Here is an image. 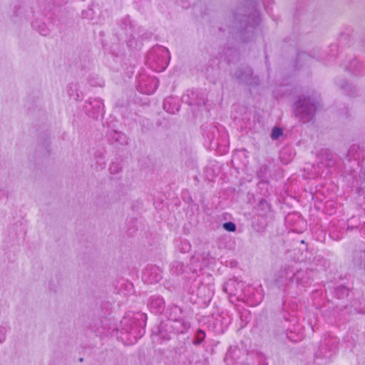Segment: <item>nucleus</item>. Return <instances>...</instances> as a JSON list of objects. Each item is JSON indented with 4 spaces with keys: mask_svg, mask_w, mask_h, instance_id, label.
I'll list each match as a JSON object with an SVG mask.
<instances>
[{
    "mask_svg": "<svg viewBox=\"0 0 365 365\" xmlns=\"http://www.w3.org/2000/svg\"><path fill=\"white\" fill-rule=\"evenodd\" d=\"M352 262L355 268L365 272V250L354 251Z\"/></svg>",
    "mask_w": 365,
    "mask_h": 365,
    "instance_id": "6e6552de",
    "label": "nucleus"
},
{
    "mask_svg": "<svg viewBox=\"0 0 365 365\" xmlns=\"http://www.w3.org/2000/svg\"><path fill=\"white\" fill-rule=\"evenodd\" d=\"M165 327L170 329V332L173 334H185L190 328V323L185 317H182L171 323H165Z\"/></svg>",
    "mask_w": 365,
    "mask_h": 365,
    "instance_id": "39448f33",
    "label": "nucleus"
},
{
    "mask_svg": "<svg viewBox=\"0 0 365 365\" xmlns=\"http://www.w3.org/2000/svg\"><path fill=\"white\" fill-rule=\"evenodd\" d=\"M283 134V132H282V130L279 128V127H274L273 129H272V134H271V138L273 140H277L278 139L281 135H282Z\"/></svg>",
    "mask_w": 365,
    "mask_h": 365,
    "instance_id": "6ab92c4d",
    "label": "nucleus"
},
{
    "mask_svg": "<svg viewBox=\"0 0 365 365\" xmlns=\"http://www.w3.org/2000/svg\"><path fill=\"white\" fill-rule=\"evenodd\" d=\"M4 341V338L0 339V343H2Z\"/></svg>",
    "mask_w": 365,
    "mask_h": 365,
    "instance_id": "7c9ffc66",
    "label": "nucleus"
},
{
    "mask_svg": "<svg viewBox=\"0 0 365 365\" xmlns=\"http://www.w3.org/2000/svg\"><path fill=\"white\" fill-rule=\"evenodd\" d=\"M41 34H42V35H43V36H46V33H41Z\"/></svg>",
    "mask_w": 365,
    "mask_h": 365,
    "instance_id": "72a5a7b5",
    "label": "nucleus"
},
{
    "mask_svg": "<svg viewBox=\"0 0 365 365\" xmlns=\"http://www.w3.org/2000/svg\"><path fill=\"white\" fill-rule=\"evenodd\" d=\"M318 103L310 97L300 96L293 106V113L299 121L305 123L314 118Z\"/></svg>",
    "mask_w": 365,
    "mask_h": 365,
    "instance_id": "f257e3e1",
    "label": "nucleus"
},
{
    "mask_svg": "<svg viewBox=\"0 0 365 365\" xmlns=\"http://www.w3.org/2000/svg\"><path fill=\"white\" fill-rule=\"evenodd\" d=\"M170 102L168 99H166L163 103V108L167 110L169 113H173V110H170L169 108H168V106L169 105Z\"/></svg>",
    "mask_w": 365,
    "mask_h": 365,
    "instance_id": "5701e85b",
    "label": "nucleus"
},
{
    "mask_svg": "<svg viewBox=\"0 0 365 365\" xmlns=\"http://www.w3.org/2000/svg\"><path fill=\"white\" fill-rule=\"evenodd\" d=\"M346 70H349L354 75H358L361 71V64L356 59H354L350 62L349 67H346Z\"/></svg>",
    "mask_w": 365,
    "mask_h": 365,
    "instance_id": "4468645a",
    "label": "nucleus"
},
{
    "mask_svg": "<svg viewBox=\"0 0 365 365\" xmlns=\"http://www.w3.org/2000/svg\"><path fill=\"white\" fill-rule=\"evenodd\" d=\"M222 226L228 232H235L236 230V225L232 222H225Z\"/></svg>",
    "mask_w": 365,
    "mask_h": 365,
    "instance_id": "aec40b11",
    "label": "nucleus"
},
{
    "mask_svg": "<svg viewBox=\"0 0 365 365\" xmlns=\"http://www.w3.org/2000/svg\"><path fill=\"white\" fill-rule=\"evenodd\" d=\"M335 294L338 298H343L348 296L349 289L344 286H340L336 288Z\"/></svg>",
    "mask_w": 365,
    "mask_h": 365,
    "instance_id": "dca6fc26",
    "label": "nucleus"
},
{
    "mask_svg": "<svg viewBox=\"0 0 365 365\" xmlns=\"http://www.w3.org/2000/svg\"><path fill=\"white\" fill-rule=\"evenodd\" d=\"M146 318V314L140 312L134 314L132 317L127 315L121 321L123 329L136 340L143 335V328L140 321L144 323Z\"/></svg>",
    "mask_w": 365,
    "mask_h": 365,
    "instance_id": "f03ea898",
    "label": "nucleus"
},
{
    "mask_svg": "<svg viewBox=\"0 0 365 365\" xmlns=\"http://www.w3.org/2000/svg\"><path fill=\"white\" fill-rule=\"evenodd\" d=\"M183 247H182V250L183 252H188L190 249V245L188 242H183L182 243Z\"/></svg>",
    "mask_w": 365,
    "mask_h": 365,
    "instance_id": "b1692460",
    "label": "nucleus"
},
{
    "mask_svg": "<svg viewBox=\"0 0 365 365\" xmlns=\"http://www.w3.org/2000/svg\"><path fill=\"white\" fill-rule=\"evenodd\" d=\"M158 269L156 267H152L150 269H147L143 273V279L145 281L150 284L157 283L163 278L161 273L158 272Z\"/></svg>",
    "mask_w": 365,
    "mask_h": 365,
    "instance_id": "1a4fd4ad",
    "label": "nucleus"
},
{
    "mask_svg": "<svg viewBox=\"0 0 365 365\" xmlns=\"http://www.w3.org/2000/svg\"><path fill=\"white\" fill-rule=\"evenodd\" d=\"M207 138L211 141L213 139V137L211 138L209 135H207Z\"/></svg>",
    "mask_w": 365,
    "mask_h": 365,
    "instance_id": "c756f323",
    "label": "nucleus"
},
{
    "mask_svg": "<svg viewBox=\"0 0 365 365\" xmlns=\"http://www.w3.org/2000/svg\"><path fill=\"white\" fill-rule=\"evenodd\" d=\"M166 315L168 320L164 323H171L184 317L182 316V309L175 305L171 306L167 309Z\"/></svg>",
    "mask_w": 365,
    "mask_h": 365,
    "instance_id": "9d476101",
    "label": "nucleus"
},
{
    "mask_svg": "<svg viewBox=\"0 0 365 365\" xmlns=\"http://www.w3.org/2000/svg\"><path fill=\"white\" fill-rule=\"evenodd\" d=\"M148 307L155 313H160L165 308V302L159 296L151 297L149 299Z\"/></svg>",
    "mask_w": 365,
    "mask_h": 365,
    "instance_id": "9b49d317",
    "label": "nucleus"
},
{
    "mask_svg": "<svg viewBox=\"0 0 365 365\" xmlns=\"http://www.w3.org/2000/svg\"><path fill=\"white\" fill-rule=\"evenodd\" d=\"M79 361H81V362L83 361V358H80Z\"/></svg>",
    "mask_w": 365,
    "mask_h": 365,
    "instance_id": "2f4dec72",
    "label": "nucleus"
},
{
    "mask_svg": "<svg viewBox=\"0 0 365 365\" xmlns=\"http://www.w3.org/2000/svg\"><path fill=\"white\" fill-rule=\"evenodd\" d=\"M170 272L173 274H176V275L182 274V273H184L185 269V264L178 260L173 261L170 264Z\"/></svg>",
    "mask_w": 365,
    "mask_h": 365,
    "instance_id": "f8f14e48",
    "label": "nucleus"
},
{
    "mask_svg": "<svg viewBox=\"0 0 365 365\" xmlns=\"http://www.w3.org/2000/svg\"><path fill=\"white\" fill-rule=\"evenodd\" d=\"M232 365H268L267 358L260 353L251 354L246 357V361L237 362Z\"/></svg>",
    "mask_w": 365,
    "mask_h": 365,
    "instance_id": "423d86ee",
    "label": "nucleus"
},
{
    "mask_svg": "<svg viewBox=\"0 0 365 365\" xmlns=\"http://www.w3.org/2000/svg\"><path fill=\"white\" fill-rule=\"evenodd\" d=\"M302 274L303 272L296 271L292 266L285 265L277 272L275 282L279 286H284L292 282L295 277L297 284H307V281L301 279Z\"/></svg>",
    "mask_w": 365,
    "mask_h": 365,
    "instance_id": "7ed1b4c3",
    "label": "nucleus"
},
{
    "mask_svg": "<svg viewBox=\"0 0 365 365\" xmlns=\"http://www.w3.org/2000/svg\"><path fill=\"white\" fill-rule=\"evenodd\" d=\"M98 112H103V104L101 101H97Z\"/></svg>",
    "mask_w": 365,
    "mask_h": 365,
    "instance_id": "393cba45",
    "label": "nucleus"
},
{
    "mask_svg": "<svg viewBox=\"0 0 365 365\" xmlns=\"http://www.w3.org/2000/svg\"><path fill=\"white\" fill-rule=\"evenodd\" d=\"M172 332H170V329H167L165 327V323H161L158 328V335L159 337L163 340H169L171 338Z\"/></svg>",
    "mask_w": 365,
    "mask_h": 365,
    "instance_id": "ddd939ff",
    "label": "nucleus"
},
{
    "mask_svg": "<svg viewBox=\"0 0 365 365\" xmlns=\"http://www.w3.org/2000/svg\"><path fill=\"white\" fill-rule=\"evenodd\" d=\"M268 173L269 167L267 165H262L257 172V176L261 181H264L267 178Z\"/></svg>",
    "mask_w": 365,
    "mask_h": 365,
    "instance_id": "2eb2a0df",
    "label": "nucleus"
},
{
    "mask_svg": "<svg viewBox=\"0 0 365 365\" xmlns=\"http://www.w3.org/2000/svg\"><path fill=\"white\" fill-rule=\"evenodd\" d=\"M281 89H282V86H279L277 88H276L274 89V91H273V93H274V98L277 99V100H279L282 96L279 93L280 91H281Z\"/></svg>",
    "mask_w": 365,
    "mask_h": 365,
    "instance_id": "412c9836",
    "label": "nucleus"
},
{
    "mask_svg": "<svg viewBox=\"0 0 365 365\" xmlns=\"http://www.w3.org/2000/svg\"><path fill=\"white\" fill-rule=\"evenodd\" d=\"M235 77L240 83L248 86H259L260 79L257 76L253 75V71L250 66L239 68L235 73Z\"/></svg>",
    "mask_w": 365,
    "mask_h": 365,
    "instance_id": "20e7f679",
    "label": "nucleus"
},
{
    "mask_svg": "<svg viewBox=\"0 0 365 365\" xmlns=\"http://www.w3.org/2000/svg\"><path fill=\"white\" fill-rule=\"evenodd\" d=\"M287 338H288V339H290L291 341H298V339H294V338H292L291 336H289V335L288 334V333H287Z\"/></svg>",
    "mask_w": 365,
    "mask_h": 365,
    "instance_id": "cd10ccee",
    "label": "nucleus"
},
{
    "mask_svg": "<svg viewBox=\"0 0 365 365\" xmlns=\"http://www.w3.org/2000/svg\"><path fill=\"white\" fill-rule=\"evenodd\" d=\"M245 355L247 356L250 354H247L245 351L240 349L237 346H231L226 354L225 360L230 361V362L233 361L236 364L237 362H239L238 360Z\"/></svg>",
    "mask_w": 365,
    "mask_h": 365,
    "instance_id": "0eeeda50",
    "label": "nucleus"
},
{
    "mask_svg": "<svg viewBox=\"0 0 365 365\" xmlns=\"http://www.w3.org/2000/svg\"><path fill=\"white\" fill-rule=\"evenodd\" d=\"M210 132L212 133V134L213 135V134H214V133H215V131H217V128H216L215 126H211V127L210 128Z\"/></svg>",
    "mask_w": 365,
    "mask_h": 365,
    "instance_id": "bb28decb",
    "label": "nucleus"
},
{
    "mask_svg": "<svg viewBox=\"0 0 365 365\" xmlns=\"http://www.w3.org/2000/svg\"><path fill=\"white\" fill-rule=\"evenodd\" d=\"M4 328H0V331H4Z\"/></svg>",
    "mask_w": 365,
    "mask_h": 365,
    "instance_id": "473e14b6",
    "label": "nucleus"
},
{
    "mask_svg": "<svg viewBox=\"0 0 365 365\" xmlns=\"http://www.w3.org/2000/svg\"><path fill=\"white\" fill-rule=\"evenodd\" d=\"M108 136L109 138V140H113L115 142H119L120 138L123 137V134L118 133L116 130H110Z\"/></svg>",
    "mask_w": 365,
    "mask_h": 365,
    "instance_id": "a211bd4d",
    "label": "nucleus"
},
{
    "mask_svg": "<svg viewBox=\"0 0 365 365\" xmlns=\"http://www.w3.org/2000/svg\"><path fill=\"white\" fill-rule=\"evenodd\" d=\"M205 337V331L202 329H198L197 331L196 337L193 340V344L195 345L200 344L203 341Z\"/></svg>",
    "mask_w": 365,
    "mask_h": 365,
    "instance_id": "f3484780",
    "label": "nucleus"
},
{
    "mask_svg": "<svg viewBox=\"0 0 365 365\" xmlns=\"http://www.w3.org/2000/svg\"><path fill=\"white\" fill-rule=\"evenodd\" d=\"M158 50H159V51L168 53V50H165L164 48H159Z\"/></svg>",
    "mask_w": 365,
    "mask_h": 365,
    "instance_id": "c85d7f7f",
    "label": "nucleus"
},
{
    "mask_svg": "<svg viewBox=\"0 0 365 365\" xmlns=\"http://www.w3.org/2000/svg\"><path fill=\"white\" fill-rule=\"evenodd\" d=\"M185 351V345H184V344H183V345H182V346H180V348H179V349H175V352H178V353H179V354L183 353Z\"/></svg>",
    "mask_w": 365,
    "mask_h": 365,
    "instance_id": "a878e982",
    "label": "nucleus"
},
{
    "mask_svg": "<svg viewBox=\"0 0 365 365\" xmlns=\"http://www.w3.org/2000/svg\"><path fill=\"white\" fill-rule=\"evenodd\" d=\"M110 170L111 173H117L118 172V165L116 163H113L110 167Z\"/></svg>",
    "mask_w": 365,
    "mask_h": 365,
    "instance_id": "4be33fe9",
    "label": "nucleus"
}]
</instances>
